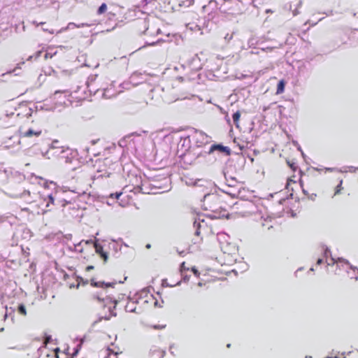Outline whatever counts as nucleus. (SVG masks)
<instances>
[{
    "label": "nucleus",
    "instance_id": "20",
    "mask_svg": "<svg viewBox=\"0 0 358 358\" xmlns=\"http://www.w3.org/2000/svg\"><path fill=\"white\" fill-rule=\"evenodd\" d=\"M5 308L6 313L4 315V320H6L8 317H10L11 320H13L14 317L15 309L11 307L8 308L7 306H6Z\"/></svg>",
    "mask_w": 358,
    "mask_h": 358
},
{
    "label": "nucleus",
    "instance_id": "32",
    "mask_svg": "<svg viewBox=\"0 0 358 358\" xmlns=\"http://www.w3.org/2000/svg\"><path fill=\"white\" fill-rule=\"evenodd\" d=\"M125 310L127 312L134 313L136 310V306L133 303L131 304H127L125 306Z\"/></svg>",
    "mask_w": 358,
    "mask_h": 358
},
{
    "label": "nucleus",
    "instance_id": "29",
    "mask_svg": "<svg viewBox=\"0 0 358 358\" xmlns=\"http://www.w3.org/2000/svg\"><path fill=\"white\" fill-rule=\"evenodd\" d=\"M96 75H92L88 77L87 80L86 81L85 85L87 87H90L92 83L96 80Z\"/></svg>",
    "mask_w": 358,
    "mask_h": 358
},
{
    "label": "nucleus",
    "instance_id": "18",
    "mask_svg": "<svg viewBox=\"0 0 358 358\" xmlns=\"http://www.w3.org/2000/svg\"><path fill=\"white\" fill-rule=\"evenodd\" d=\"M150 289H153L152 287H146L142 289L140 292H137L135 296H138V299H141L147 296V294L150 292Z\"/></svg>",
    "mask_w": 358,
    "mask_h": 358
},
{
    "label": "nucleus",
    "instance_id": "1",
    "mask_svg": "<svg viewBox=\"0 0 358 358\" xmlns=\"http://www.w3.org/2000/svg\"><path fill=\"white\" fill-rule=\"evenodd\" d=\"M41 196L43 201L46 202V208H49L50 204L55 206L64 207L66 204L71 203V201L67 200L66 198H62L61 192L57 191L47 194H43Z\"/></svg>",
    "mask_w": 358,
    "mask_h": 358
},
{
    "label": "nucleus",
    "instance_id": "8",
    "mask_svg": "<svg viewBox=\"0 0 358 358\" xmlns=\"http://www.w3.org/2000/svg\"><path fill=\"white\" fill-rule=\"evenodd\" d=\"M205 210H209L213 213V215H210L209 217L211 219H220L226 217L229 219V214L227 213V210L225 209L221 208L220 210L214 209L212 206H209V207H206Z\"/></svg>",
    "mask_w": 358,
    "mask_h": 358
},
{
    "label": "nucleus",
    "instance_id": "42",
    "mask_svg": "<svg viewBox=\"0 0 358 358\" xmlns=\"http://www.w3.org/2000/svg\"><path fill=\"white\" fill-rule=\"evenodd\" d=\"M122 195V192H116L115 194H110V197L111 199H117L120 196Z\"/></svg>",
    "mask_w": 358,
    "mask_h": 358
},
{
    "label": "nucleus",
    "instance_id": "54",
    "mask_svg": "<svg viewBox=\"0 0 358 358\" xmlns=\"http://www.w3.org/2000/svg\"><path fill=\"white\" fill-rule=\"evenodd\" d=\"M200 224H198V227L196 228V231H195V235L196 236H199L200 234Z\"/></svg>",
    "mask_w": 358,
    "mask_h": 358
},
{
    "label": "nucleus",
    "instance_id": "40",
    "mask_svg": "<svg viewBox=\"0 0 358 358\" xmlns=\"http://www.w3.org/2000/svg\"><path fill=\"white\" fill-rule=\"evenodd\" d=\"M110 315L100 317L97 320L94 322L93 324L98 323L99 322L101 321L102 320H110Z\"/></svg>",
    "mask_w": 358,
    "mask_h": 358
},
{
    "label": "nucleus",
    "instance_id": "7",
    "mask_svg": "<svg viewBox=\"0 0 358 358\" xmlns=\"http://www.w3.org/2000/svg\"><path fill=\"white\" fill-rule=\"evenodd\" d=\"M59 159L64 160L66 164L72 162V160L75 158V153L69 148H61L60 151L58 153Z\"/></svg>",
    "mask_w": 358,
    "mask_h": 358
},
{
    "label": "nucleus",
    "instance_id": "35",
    "mask_svg": "<svg viewBox=\"0 0 358 358\" xmlns=\"http://www.w3.org/2000/svg\"><path fill=\"white\" fill-rule=\"evenodd\" d=\"M77 282L78 284L76 286L77 288L79 287L80 283H83V285H87L88 283L87 280H84V279L81 277H77Z\"/></svg>",
    "mask_w": 358,
    "mask_h": 358
},
{
    "label": "nucleus",
    "instance_id": "25",
    "mask_svg": "<svg viewBox=\"0 0 358 358\" xmlns=\"http://www.w3.org/2000/svg\"><path fill=\"white\" fill-rule=\"evenodd\" d=\"M54 48L49 47L45 55V58H52L54 55L57 54V51H53Z\"/></svg>",
    "mask_w": 358,
    "mask_h": 358
},
{
    "label": "nucleus",
    "instance_id": "4",
    "mask_svg": "<svg viewBox=\"0 0 358 358\" xmlns=\"http://www.w3.org/2000/svg\"><path fill=\"white\" fill-rule=\"evenodd\" d=\"M139 180H141V184H136L134 187L135 192H141L143 194H155V192H152L154 189H157V187L152 184L148 179L143 180L141 177H140Z\"/></svg>",
    "mask_w": 358,
    "mask_h": 358
},
{
    "label": "nucleus",
    "instance_id": "26",
    "mask_svg": "<svg viewBox=\"0 0 358 358\" xmlns=\"http://www.w3.org/2000/svg\"><path fill=\"white\" fill-rule=\"evenodd\" d=\"M240 116H241V114L238 111L234 113L232 116L234 123L237 127H238V121L240 119Z\"/></svg>",
    "mask_w": 358,
    "mask_h": 358
},
{
    "label": "nucleus",
    "instance_id": "38",
    "mask_svg": "<svg viewBox=\"0 0 358 358\" xmlns=\"http://www.w3.org/2000/svg\"><path fill=\"white\" fill-rule=\"evenodd\" d=\"M181 275H182V278L183 282H186L189 281V276L186 274V272L184 273V271L182 270V272H181Z\"/></svg>",
    "mask_w": 358,
    "mask_h": 358
},
{
    "label": "nucleus",
    "instance_id": "21",
    "mask_svg": "<svg viewBox=\"0 0 358 358\" xmlns=\"http://www.w3.org/2000/svg\"><path fill=\"white\" fill-rule=\"evenodd\" d=\"M285 82L281 80L278 82L277 85L276 94H282L285 90Z\"/></svg>",
    "mask_w": 358,
    "mask_h": 358
},
{
    "label": "nucleus",
    "instance_id": "10",
    "mask_svg": "<svg viewBox=\"0 0 358 358\" xmlns=\"http://www.w3.org/2000/svg\"><path fill=\"white\" fill-rule=\"evenodd\" d=\"M96 299L99 302H103L104 303V307H106L108 303H113L114 306H113V308L108 307V310L110 313V315L111 316H116L117 314H116L115 312L113 311V309L115 308V307H116V306H117V304L118 303L117 300L113 299L112 297L108 296H107L106 298H101L99 294H98L96 296Z\"/></svg>",
    "mask_w": 358,
    "mask_h": 358
},
{
    "label": "nucleus",
    "instance_id": "34",
    "mask_svg": "<svg viewBox=\"0 0 358 358\" xmlns=\"http://www.w3.org/2000/svg\"><path fill=\"white\" fill-rule=\"evenodd\" d=\"M83 343V340H82V341H81V342H80V343H79V344L76 346V348L74 349V352L73 353L71 358H75V357H76V356L78 355V353L79 350H80V348H81V346H82Z\"/></svg>",
    "mask_w": 358,
    "mask_h": 358
},
{
    "label": "nucleus",
    "instance_id": "57",
    "mask_svg": "<svg viewBox=\"0 0 358 358\" xmlns=\"http://www.w3.org/2000/svg\"><path fill=\"white\" fill-rule=\"evenodd\" d=\"M33 24H35L36 26L43 25L45 24V22H40L38 23L36 21H32L31 22Z\"/></svg>",
    "mask_w": 358,
    "mask_h": 358
},
{
    "label": "nucleus",
    "instance_id": "41",
    "mask_svg": "<svg viewBox=\"0 0 358 358\" xmlns=\"http://www.w3.org/2000/svg\"><path fill=\"white\" fill-rule=\"evenodd\" d=\"M189 29L191 30H200V27L197 24H189L187 25Z\"/></svg>",
    "mask_w": 358,
    "mask_h": 358
},
{
    "label": "nucleus",
    "instance_id": "31",
    "mask_svg": "<svg viewBox=\"0 0 358 358\" xmlns=\"http://www.w3.org/2000/svg\"><path fill=\"white\" fill-rule=\"evenodd\" d=\"M94 246L96 252L98 253L99 255H101V253L104 252L103 251V247L100 244L95 243H94Z\"/></svg>",
    "mask_w": 358,
    "mask_h": 358
},
{
    "label": "nucleus",
    "instance_id": "11",
    "mask_svg": "<svg viewBox=\"0 0 358 358\" xmlns=\"http://www.w3.org/2000/svg\"><path fill=\"white\" fill-rule=\"evenodd\" d=\"M145 75L142 73L134 72L133 73L129 78L131 79V83H132V86H137L138 85L143 83L145 81V78H144Z\"/></svg>",
    "mask_w": 358,
    "mask_h": 358
},
{
    "label": "nucleus",
    "instance_id": "17",
    "mask_svg": "<svg viewBox=\"0 0 358 358\" xmlns=\"http://www.w3.org/2000/svg\"><path fill=\"white\" fill-rule=\"evenodd\" d=\"M41 134V130H38V131H34V129H29L27 131H26L25 132L23 133V136L24 137H31L34 135L35 136H39L40 134Z\"/></svg>",
    "mask_w": 358,
    "mask_h": 358
},
{
    "label": "nucleus",
    "instance_id": "23",
    "mask_svg": "<svg viewBox=\"0 0 358 358\" xmlns=\"http://www.w3.org/2000/svg\"><path fill=\"white\" fill-rule=\"evenodd\" d=\"M120 87H122L124 90H129L131 89L132 86V83H131V79L129 78V80L124 81L120 85Z\"/></svg>",
    "mask_w": 358,
    "mask_h": 358
},
{
    "label": "nucleus",
    "instance_id": "53",
    "mask_svg": "<svg viewBox=\"0 0 358 358\" xmlns=\"http://www.w3.org/2000/svg\"><path fill=\"white\" fill-rule=\"evenodd\" d=\"M52 341V338H51V336H46L45 338V341L46 343H50Z\"/></svg>",
    "mask_w": 358,
    "mask_h": 358
},
{
    "label": "nucleus",
    "instance_id": "48",
    "mask_svg": "<svg viewBox=\"0 0 358 358\" xmlns=\"http://www.w3.org/2000/svg\"><path fill=\"white\" fill-rule=\"evenodd\" d=\"M203 221H204L203 220H200V218H199V222H197V220H195L194 222V227H195L196 229L198 227V224H200V222H203Z\"/></svg>",
    "mask_w": 358,
    "mask_h": 358
},
{
    "label": "nucleus",
    "instance_id": "39",
    "mask_svg": "<svg viewBox=\"0 0 358 358\" xmlns=\"http://www.w3.org/2000/svg\"><path fill=\"white\" fill-rule=\"evenodd\" d=\"M134 136H133V137H131V138H129V139H128V143H129V145L131 148L135 147L136 140H135V138H134Z\"/></svg>",
    "mask_w": 358,
    "mask_h": 358
},
{
    "label": "nucleus",
    "instance_id": "47",
    "mask_svg": "<svg viewBox=\"0 0 358 358\" xmlns=\"http://www.w3.org/2000/svg\"><path fill=\"white\" fill-rule=\"evenodd\" d=\"M182 270L184 271V273L189 270V268L185 267V262H182L180 265V272H182Z\"/></svg>",
    "mask_w": 358,
    "mask_h": 358
},
{
    "label": "nucleus",
    "instance_id": "55",
    "mask_svg": "<svg viewBox=\"0 0 358 358\" xmlns=\"http://www.w3.org/2000/svg\"><path fill=\"white\" fill-rule=\"evenodd\" d=\"M152 0H142L141 3L144 5V6H146L148 5L149 3H150Z\"/></svg>",
    "mask_w": 358,
    "mask_h": 358
},
{
    "label": "nucleus",
    "instance_id": "52",
    "mask_svg": "<svg viewBox=\"0 0 358 358\" xmlns=\"http://www.w3.org/2000/svg\"><path fill=\"white\" fill-rule=\"evenodd\" d=\"M192 272L194 273V274L195 275H196V276H199V271H198V270H197V269H196L194 267H193V268H192Z\"/></svg>",
    "mask_w": 358,
    "mask_h": 358
},
{
    "label": "nucleus",
    "instance_id": "60",
    "mask_svg": "<svg viewBox=\"0 0 358 358\" xmlns=\"http://www.w3.org/2000/svg\"><path fill=\"white\" fill-rule=\"evenodd\" d=\"M58 143V141H54L52 143V146L51 148H57V144Z\"/></svg>",
    "mask_w": 358,
    "mask_h": 358
},
{
    "label": "nucleus",
    "instance_id": "49",
    "mask_svg": "<svg viewBox=\"0 0 358 358\" xmlns=\"http://www.w3.org/2000/svg\"><path fill=\"white\" fill-rule=\"evenodd\" d=\"M100 256H101V258H103L104 262H107L108 255H107V254L106 252L101 253V255Z\"/></svg>",
    "mask_w": 358,
    "mask_h": 358
},
{
    "label": "nucleus",
    "instance_id": "59",
    "mask_svg": "<svg viewBox=\"0 0 358 358\" xmlns=\"http://www.w3.org/2000/svg\"><path fill=\"white\" fill-rule=\"evenodd\" d=\"M330 254H331L330 250L328 248H326V250H324V256L327 257L328 255H330Z\"/></svg>",
    "mask_w": 358,
    "mask_h": 358
},
{
    "label": "nucleus",
    "instance_id": "14",
    "mask_svg": "<svg viewBox=\"0 0 358 358\" xmlns=\"http://www.w3.org/2000/svg\"><path fill=\"white\" fill-rule=\"evenodd\" d=\"M133 136H136L138 138V140H140V138H141L140 135H138L136 133H132L131 134L125 136L124 138H122L121 140H120L119 145L122 148L128 146L129 145L128 139L131 138Z\"/></svg>",
    "mask_w": 358,
    "mask_h": 358
},
{
    "label": "nucleus",
    "instance_id": "16",
    "mask_svg": "<svg viewBox=\"0 0 358 358\" xmlns=\"http://www.w3.org/2000/svg\"><path fill=\"white\" fill-rule=\"evenodd\" d=\"M78 194L77 198L80 201H84L85 203L87 202V200L90 199V195L87 194L85 192H76Z\"/></svg>",
    "mask_w": 358,
    "mask_h": 358
},
{
    "label": "nucleus",
    "instance_id": "28",
    "mask_svg": "<svg viewBox=\"0 0 358 358\" xmlns=\"http://www.w3.org/2000/svg\"><path fill=\"white\" fill-rule=\"evenodd\" d=\"M107 10V5L105 3H103L97 10V14L101 15L104 13Z\"/></svg>",
    "mask_w": 358,
    "mask_h": 358
},
{
    "label": "nucleus",
    "instance_id": "27",
    "mask_svg": "<svg viewBox=\"0 0 358 358\" xmlns=\"http://www.w3.org/2000/svg\"><path fill=\"white\" fill-rule=\"evenodd\" d=\"M59 94H64L65 96H69L70 95V92L69 90H57V91L55 92V93L52 95L53 99H55L57 95Z\"/></svg>",
    "mask_w": 358,
    "mask_h": 358
},
{
    "label": "nucleus",
    "instance_id": "22",
    "mask_svg": "<svg viewBox=\"0 0 358 358\" xmlns=\"http://www.w3.org/2000/svg\"><path fill=\"white\" fill-rule=\"evenodd\" d=\"M210 182L209 181H207L206 180L203 179H198L194 182V185L196 187H205L206 185H210Z\"/></svg>",
    "mask_w": 358,
    "mask_h": 358
},
{
    "label": "nucleus",
    "instance_id": "2",
    "mask_svg": "<svg viewBox=\"0 0 358 358\" xmlns=\"http://www.w3.org/2000/svg\"><path fill=\"white\" fill-rule=\"evenodd\" d=\"M190 135L194 150L203 148L210 142V137L201 131L194 130Z\"/></svg>",
    "mask_w": 358,
    "mask_h": 358
},
{
    "label": "nucleus",
    "instance_id": "61",
    "mask_svg": "<svg viewBox=\"0 0 358 358\" xmlns=\"http://www.w3.org/2000/svg\"><path fill=\"white\" fill-rule=\"evenodd\" d=\"M301 156L303 157L304 161L306 162H307V159H308V157L307 156L304 154V152L303 151H301Z\"/></svg>",
    "mask_w": 358,
    "mask_h": 358
},
{
    "label": "nucleus",
    "instance_id": "36",
    "mask_svg": "<svg viewBox=\"0 0 358 358\" xmlns=\"http://www.w3.org/2000/svg\"><path fill=\"white\" fill-rule=\"evenodd\" d=\"M287 164L294 171H296V169H298L297 165L294 162L287 161Z\"/></svg>",
    "mask_w": 358,
    "mask_h": 358
},
{
    "label": "nucleus",
    "instance_id": "56",
    "mask_svg": "<svg viewBox=\"0 0 358 358\" xmlns=\"http://www.w3.org/2000/svg\"><path fill=\"white\" fill-rule=\"evenodd\" d=\"M64 237L66 239V240H71V238H72V235L71 234H66L64 236Z\"/></svg>",
    "mask_w": 358,
    "mask_h": 358
},
{
    "label": "nucleus",
    "instance_id": "45",
    "mask_svg": "<svg viewBox=\"0 0 358 358\" xmlns=\"http://www.w3.org/2000/svg\"><path fill=\"white\" fill-rule=\"evenodd\" d=\"M162 287H172V285H169L166 280V279H163L162 282Z\"/></svg>",
    "mask_w": 358,
    "mask_h": 358
},
{
    "label": "nucleus",
    "instance_id": "43",
    "mask_svg": "<svg viewBox=\"0 0 358 358\" xmlns=\"http://www.w3.org/2000/svg\"><path fill=\"white\" fill-rule=\"evenodd\" d=\"M88 88V92H89V95L91 96L92 94V93L94 94H96V92L98 91V90H96V89H94V88H91V86L90 87H87Z\"/></svg>",
    "mask_w": 358,
    "mask_h": 358
},
{
    "label": "nucleus",
    "instance_id": "46",
    "mask_svg": "<svg viewBox=\"0 0 358 358\" xmlns=\"http://www.w3.org/2000/svg\"><path fill=\"white\" fill-rule=\"evenodd\" d=\"M84 241H82L81 242H80L79 243L76 244V245H74V248H75V250H77V251H80L81 252L82 249H80V247L82 244V243H83Z\"/></svg>",
    "mask_w": 358,
    "mask_h": 358
},
{
    "label": "nucleus",
    "instance_id": "63",
    "mask_svg": "<svg viewBox=\"0 0 358 358\" xmlns=\"http://www.w3.org/2000/svg\"><path fill=\"white\" fill-rule=\"evenodd\" d=\"M83 242H85V244L94 243V241L92 239H90V240H87V241H84Z\"/></svg>",
    "mask_w": 358,
    "mask_h": 358
},
{
    "label": "nucleus",
    "instance_id": "13",
    "mask_svg": "<svg viewBox=\"0 0 358 358\" xmlns=\"http://www.w3.org/2000/svg\"><path fill=\"white\" fill-rule=\"evenodd\" d=\"M116 283V281H113L112 282H105L102 281L96 282L94 279L91 280V285L96 287H113Z\"/></svg>",
    "mask_w": 358,
    "mask_h": 358
},
{
    "label": "nucleus",
    "instance_id": "62",
    "mask_svg": "<svg viewBox=\"0 0 358 358\" xmlns=\"http://www.w3.org/2000/svg\"><path fill=\"white\" fill-rule=\"evenodd\" d=\"M291 182H294H294H295V181H294L293 180H291V179H290V180H289L287 181V185H286V188H287V189H288V188H289V184H290Z\"/></svg>",
    "mask_w": 358,
    "mask_h": 358
},
{
    "label": "nucleus",
    "instance_id": "15",
    "mask_svg": "<svg viewBox=\"0 0 358 358\" xmlns=\"http://www.w3.org/2000/svg\"><path fill=\"white\" fill-rule=\"evenodd\" d=\"M224 178L227 182V185L229 187H234L236 184L237 183V180L235 178L229 176L228 177V172L224 171Z\"/></svg>",
    "mask_w": 358,
    "mask_h": 358
},
{
    "label": "nucleus",
    "instance_id": "37",
    "mask_svg": "<svg viewBox=\"0 0 358 358\" xmlns=\"http://www.w3.org/2000/svg\"><path fill=\"white\" fill-rule=\"evenodd\" d=\"M128 299L131 301L134 304H136L138 303V296H134L133 297L129 296Z\"/></svg>",
    "mask_w": 358,
    "mask_h": 358
},
{
    "label": "nucleus",
    "instance_id": "24",
    "mask_svg": "<svg viewBox=\"0 0 358 358\" xmlns=\"http://www.w3.org/2000/svg\"><path fill=\"white\" fill-rule=\"evenodd\" d=\"M121 92H122V90H120L117 92H114V93L110 94V93H109L110 92L109 89H105L104 92L103 93V96H104L105 98H111V97L115 96L117 94L120 93Z\"/></svg>",
    "mask_w": 358,
    "mask_h": 358
},
{
    "label": "nucleus",
    "instance_id": "44",
    "mask_svg": "<svg viewBox=\"0 0 358 358\" xmlns=\"http://www.w3.org/2000/svg\"><path fill=\"white\" fill-rule=\"evenodd\" d=\"M233 38V34H227L226 36H224V39L227 41V42H229Z\"/></svg>",
    "mask_w": 358,
    "mask_h": 358
},
{
    "label": "nucleus",
    "instance_id": "9",
    "mask_svg": "<svg viewBox=\"0 0 358 358\" xmlns=\"http://www.w3.org/2000/svg\"><path fill=\"white\" fill-rule=\"evenodd\" d=\"M263 45V41L258 38L257 37L252 36L248 40V45L250 48H254V49H261L262 51L266 50H271V47H264Z\"/></svg>",
    "mask_w": 358,
    "mask_h": 358
},
{
    "label": "nucleus",
    "instance_id": "3",
    "mask_svg": "<svg viewBox=\"0 0 358 358\" xmlns=\"http://www.w3.org/2000/svg\"><path fill=\"white\" fill-rule=\"evenodd\" d=\"M178 155L180 159V162L187 165H192L195 162L196 159L206 156L204 154V151L198 152L196 150H191L189 152H182Z\"/></svg>",
    "mask_w": 358,
    "mask_h": 358
},
{
    "label": "nucleus",
    "instance_id": "51",
    "mask_svg": "<svg viewBox=\"0 0 358 358\" xmlns=\"http://www.w3.org/2000/svg\"><path fill=\"white\" fill-rule=\"evenodd\" d=\"M341 185H342V180L340 182L339 185H337L335 194L339 193V192L341 189Z\"/></svg>",
    "mask_w": 358,
    "mask_h": 358
},
{
    "label": "nucleus",
    "instance_id": "6",
    "mask_svg": "<svg viewBox=\"0 0 358 358\" xmlns=\"http://www.w3.org/2000/svg\"><path fill=\"white\" fill-rule=\"evenodd\" d=\"M215 151L224 153L226 156H229L231 153V150L229 147L224 146L222 144H213L209 148L208 150L204 151V154L209 155Z\"/></svg>",
    "mask_w": 358,
    "mask_h": 358
},
{
    "label": "nucleus",
    "instance_id": "12",
    "mask_svg": "<svg viewBox=\"0 0 358 358\" xmlns=\"http://www.w3.org/2000/svg\"><path fill=\"white\" fill-rule=\"evenodd\" d=\"M217 239L220 244V248L222 250H224V245H226V246H228V245L229 244V236L224 232L218 233L217 234Z\"/></svg>",
    "mask_w": 358,
    "mask_h": 358
},
{
    "label": "nucleus",
    "instance_id": "58",
    "mask_svg": "<svg viewBox=\"0 0 358 358\" xmlns=\"http://www.w3.org/2000/svg\"><path fill=\"white\" fill-rule=\"evenodd\" d=\"M42 30L43 31H48L50 34H54V30H52V29L48 30V29H45V27L42 28Z\"/></svg>",
    "mask_w": 358,
    "mask_h": 358
},
{
    "label": "nucleus",
    "instance_id": "19",
    "mask_svg": "<svg viewBox=\"0 0 358 358\" xmlns=\"http://www.w3.org/2000/svg\"><path fill=\"white\" fill-rule=\"evenodd\" d=\"M203 199L205 201L208 202V201H216L219 199H218V196L215 194H206L203 196Z\"/></svg>",
    "mask_w": 358,
    "mask_h": 358
},
{
    "label": "nucleus",
    "instance_id": "33",
    "mask_svg": "<svg viewBox=\"0 0 358 358\" xmlns=\"http://www.w3.org/2000/svg\"><path fill=\"white\" fill-rule=\"evenodd\" d=\"M17 310L19 313L22 314V315H27L26 308L23 304H20L17 308Z\"/></svg>",
    "mask_w": 358,
    "mask_h": 358
},
{
    "label": "nucleus",
    "instance_id": "5",
    "mask_svg": "<svg viewBox=\"0 0 358 358\" xmlns=\"http://www.w3.org/2000/svg\"><path fill=\"white\" fill-rule=\"evenodd\" d=\"M191 135H189L185 137H181L178 143V149H177V155H179L182 152H189V151H194L192 141H191Z\"/></svg>",
    "mask_w": 358,
    "mask_h": 358
},
{
    "label": "nucleus",
    "instance_id": "30",
    "mask_svg": "<svg viewBox=\"0 0 358 358\" xmlns=\"http://www.w3.org/2000/svg\"><path fill=\"white\" fill-rule=\"evenodd\" d=\"M77 27V26H76V24L75 23H73V22H70V23H69V24L67 25V27H63V28H62L61 29H59V30L57 32V34H59V33H62V32H63V31H64L67 30L68 29H70V28H71V27Z\"/></svg>",
    "mask_w": 358,
    "mask_h": 358
},
{
    "label": "nucleus",
    "instance_id": "50",
    "mask_svg": "<svg viewBox=\"0 0 358 358\" xmlns=\"http://www.w3.org/2000/svg\"><path fill=\"white\" fill-rule=\"evenodd\" d=\"M165 327H166V325H154L153 328L155 329H164Z\"/></svg>",
    "mask_w": 358,
    "mask_h": 358
},
{
    "label": "nucleus",
    "instance_id": "64",
    "mask_svg": "<svg viewBox=\"0 0 358 358\" xmlns=\"http://www.w3.org/2000/svg\"><path fill=\"white\" fill-rule=\"evenodd\" d=\"M322 262H323V259H322L319 258V259H317V264L320 265L321 264H322Z\"/></svg>",
    "mask_w": 358,
    "mask_h": 358
}]
</instances>
